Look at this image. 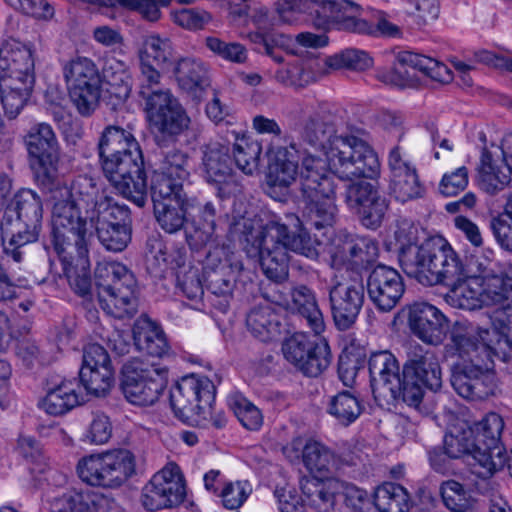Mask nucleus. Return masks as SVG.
Returning <instances> with one entry per match:
<instances>
[{
  "instance_id": "obj_30",
  "label": "nucleus",
  "mask_w": 512,
  "mask_h": 512,
  "mask_svg": "<svg viewBox=\"0 0 512 512\" xmlns=\"http://www.w3.org/2000/svg\"><path fill=\"white\" fill-rule=\"evenodd\" d=\"M41 224L22 219L14 215L11 208H6L1 221V237L4 251L20 263L23 260L21 248L37 240Z\"/></svg>"
},
{
  "instance_id": "obj_9",
  "label": "nucleus",
  "mask_w": 512,
  "mask_h": 512,
  "mask_svg": "<svg viewBox=\"0 0 512 512\" xmlns=\"http://www.w3.org/2000/svg\"><path fill=\"white\" fill-rule=\"evenodd\" d=\"M89 201V195H78L74 188L68 186L51 189V238L56 256L72 255L74 250L86 247L87 223L80 209L83 204L88 207Z\"/></svg>"
},
{
  "instance_id": "obj_21",
  "label": "nucleus",
  "mask_w": 512,
  "mask_h": 512,
  "mask_svg": "<svg viewBox=\"0 0 512 512\" xmlns=\"http://www.w3.org/2000/svg\"><path fill=\"white\" fill-rule=\"evenodd\" d=\"M297 332L286 338L282 344L284 358L298 371L309 377H317L327 369L331 353L323 338Z\"/></svg>"
},
{
  "instance_id": "obj_25",
  "label": "nucleus",
  "mask_w": 512,
  "mask_h": 512,
  "mask_svg": "<svg viewBox=\"0 0 512 512\" xmlns=\"http://www.w3.org/2000/svg\"><path fill=\"white\" fill-rule=\"evenodd\" d=\"M79 378L88 394L100 397L109 393L115 382V370L103 346L89 344L85 347Z\"/></svg>"
},
{
  "instance_id": "obj_24",
  "label": "nucleus",
  "mask_w": 512,
  "mask_h": 512,
  "mask_svg": "<svg viewBox=\"0 0 512 512\" xmlns=\"http://www.w3.org/2000/svg\"><path fill=\"white\" fill-rule=\"evenodd\" d=\"M175 49L168 37L148 33L141 37L137 47L140 82L161 83L162 72L170 69Z\"/></svg>"
},
{
  "instance_id": "obj_19",
  "label": "nucleus",
  "mask_w": 512,
  "mask_h": 512,
  "mask_svg": "<svg viewBox=\"0 0 512 512\" xmlns=\"http://www.w3.org/2000/svg\"><path fill=\"white\" fill-rule=\"evenodd\" d=\"M25 145L37 182L44 187L54 184L59 175V145L52 127L46 123L32 126Z\"/></svg>"
},
{
  "instance_id": "obj_16",
  "label": "nucleus",
  "mask_w": 512,
  "mask_h": 512,
  "mask_svg": "<svg viewBox=\"0 0 512 512\" xmlns=\"http://www.w3.org/2000/svg\"><path fill=\"white\" fill-rule=\"evenodd\" d=\"M63 77L74 107L82 116H90L101 97V76L94 61L78 56L63 65Z\"/></svg>"
},
{
  "instance_id": "obj_26",
  "label": "nucleus",
  "mask_w": 512,
  "mask_h": 512,
  "mask_svg": "<svg viewBox=\"0 0 512 512\" xmlns=\"http://www.w3.org/2000/svg\"><path fill=\"white\" fill-rule=\"evenodd\" d=\"M345 202L367 228L378 227L387 211L388 203L378 190L367 181L347 186Z\"/></svg>"
},
{
  "instance_id": "obj_22",
  "label": "nucleus",
  "mask_w": 512,
  "mask_h": 512,
  "mask_svg": "<svg viewBox=\"0 0 512 512\" xmlns=\"http://www.w3.org/2000/svg\"><path fill=\"white\" fill-rule=\"evenodd\" d=\"M454 364L451 384L454 390L468 400H482L492 395L496 389V378L493 364L482 361L473 355L458 357Z\"/></svg>"
},
{
  "instance_id": "obj_44",
  "label": "nucleus",
  "mask_w": 512,
  "mask_h": 512,
  "mask_svg": "<svg viewBox=\"0 0 512 512\" xmlns=\"http://www.w3.org/2000/svg\"><path fill=\"white\" fill-rule=\"evenodd\" d=\"M291 298V307L307 320L315 334H321L325 329L324 319L312 291L305 286L296 287L291 292Z\"/></svg>"
},
{
  "instance_id": "obj_56",
  "label": "nucleus",
  "mask_w": 512,
  "mask_h": 512,
  "mask_svg": "<svg viewBox=\"0 0 512 512\" xmlns=\"http://www.w3.org/2000/svg\"><path fill=\"white\" fill-rule=\"evenodd\" d=\"M353 31L375 36L396 37L400 34L397 25L389 21L387 16L379 12L373 22L364 19H353Z\"/></svg>"
},
{
  "instance_id": "obj_45",
  "label": "nucleus",
  "mask_w": 512,
  "mask_h": 512,
  "mask_svg": "<svg viewBox=\"0 0 512 512\" xmlns=\"http://www.w3.org/2000/svg\"><path fill=\"white\" fill-rule=\"evenodd\" d=\"M184 181L170 177L158 169L151 176V198L153 204L174 201L187 198L184 189Z\"/></svg>"
},
{
  "instance_id": "obj_11",
  "label": "nucleus",
  "mask_w": 512,
  "mask_h": 512,
  "mask_svg": "<svg viewBox=\"0 0 512 512\" xmlns=\"http://www.w3.org/2000/svg\"><path fill=\"white\" fill-rule=\"evenodd\" d=\"M98 148L105 176L123 189V174L119 173H137V163L142 158L140 145L131 128L108 125L100 135Z\"/></svg>"
},
{
  "instance_id": "obj_41",
  "label": "nucleus",
  "mask_w": 512,
  "mask_h": 512,
  "mask_svg": "<svg viewBox=\"0 0 512 512\" xmlns=\"http://www.w3.org/2000/svg\"><path fill=\"white\" fill-rule=\"evenodd\" d=\"M247 328L261 341H268L279 334V318L267 301L255 305L246 317Z\"/></svg>"
},
{
  "instance_id": "obj_64",
  "label": "nucleus",
  "mask_w": 512,
  "mask_h": 512,
  "mask_svg": "<svg viewBox=\"0 0 512 512\" xmlns=\"http://www.w3.org/2000/svg\"><path fill=\"white\" fill-rule=\"evenodd\" d=\"M468 182V170L462 166L443 175L439 183V191L446 197L456 196L467 187Z\"/></svg>"
},
{
  "instance_id": "obj_52",
  "label": "nucleus",
  "mask_w": 512,
  "mask_h": 512,
  "mask_svg": "<svg viewBox=\"0 0 512 512\" xmlns=\"http://www.w3.org/2000/svg\"><path fill=\"white\" fill-rule=\"evenodd\" d=\"M230 405L244 428L257 431L262 427L264 421L262 411L250 400L243 396H235Z\"/></svg>"
},
{
  "instance_id": "obj_36",
  "label": "nucleus",
  "mask_w": 512,
  "mask_h": 512,
  "mask_svg": "<svg viewBox=\"0 0 512 512\" xmlns=\"http://www.w3.org/2000/svg\"><path fill=\"white\" fill-rule=\"evenodd\" d=\"M166 72L172 74L179 88L194 98H199L208 85L204 64L192 57L179 56Z\"/></svg>"
},
{
  "instance_id": "obj_32",
  "label": "nucleus",
  "mask_w": 512,
  "mask_h": 512,
  "mask_svg": "<svg viewBox=\"0 0 512 512\" xmlns=\"http://www.w3.org/2000/svg\"><path fill=\"white\" fill-rule=\"evenodd\" d=\"M511 174L502 152V144L483 151L478 169L479 186L483 191L495 195L504 190L511 182Z\"/></svg>"
},
{
  "instance_id": "obj_54",
  "label": "nucleus",
  "mask_w": 512,
  "mask_h": 512,
  "mask_svg": "<svg viewBox=\"0 0 512 512\" xmlns=\"http://www.w3.org/2000/svg\"><path fill=\"white\" fill-rule=\"evenodd\" d=\"M112 430L109 417L104 413L96 412L93 413L81 440L90 445H103L111 438Z\"/></svg>"
},
{
  "instance_id": "obj_1",
  "label": "nucleus",
  "mask_w": 512,
  "mask_h": 512,
  "mask_svg": "<svg viewBox=\"0 0 512 512\" xmlns=\"http://www.w3.org/2000/svg\"><path fill=\"white\" fill-rule=\"evenodd\" d=\"M302 139L308 147L301 156L300 171L295 145L268 151L267 184L284 190L298 178L305 222L316 229L329 227L337 214L334 177L344 181L373 178L379 175L381 164L367 141L355 135H339L333 125L319 119L305 124Z\"/></svg>"
},
{
  "instance_id": "obj_55",
  "label": "nucleus",
  "mask_w": 512,
  "mask_h": 512,
  "mask_svg": "<svg viewBox=\"0 0 512 512\" xmlns=\"http://www.w3.org/2000/svg\"><path fill=\"white\" fill-rule=\"evenodd\" d=\"M252 493V486L246 480L228 481L219 492L222 505L230 510L240 508Z\"/></svg>"
},
{
  "instance_id": "obj_18",
  "label": "nucleus",
  "mask_w": 512,
  "mask_h": 512,
  "mask_svg": "<svg viewBox=\"0 0 512 512\" xmlns=\"http://www.w3.org/2000/svg\"><path fill=\"white\" fill-rule=\"evenodd\" d=\"M185 475L178 464L168 462L143 486L141 504L149 511L181 505L187 498Z\"/></svg>"
},
{
  "instance_id": "obj_53",
  "label": "nucleus",
  "mask_w": 512,
  "mask_h": 512,
  "mask_svg": "<svg viewBox=\"0 0 512 512\" xmlns=\"http://www.w3.org/2000/svg\"><path fill=\"white\" fill-rule=\"evenodd\" d=\"M495 263V252L490 247H484L483 245L479 248H475L474 252L470 255L468 264L465 265L468 274L480 277V280L484 278H490L492 276H502L504 270L500 274H493V265Z\"/></svg>"
},
{
  "instance_id": "obj_10",
  "label": "nucleus",
  "mask_w": 512,
  "mask_h": 512,
  "mask_svg": "<svg viewBox=\"0 0 512 512\" xmlns=\"http://www.w3.org/2000/svg\"><path fill=\"white\" fill-rule=\"evenodd\" d=\"M135 278L128 268L115 261H100L95 269V285L102 309L116 318L136 311Z\"/></svg>"
},
{
  "instance_id": "obj_3",
  "label": "nucleus",
  "mask_w": 512,
  "mask_h": 512,
  "mask_svg": "<svg viewBox=\"0 0 512 512\" xmlns=\"http://www.w3.org/2000/svg\"><path fill=\"white\" fill-rule=\"evenodd\" d=\"M281 223L275 215L242 211L235 207L229 223V234L241 241L249 257H258L265 276L281 282L288 277L289 251L314 259L318 256L316 240H312L295 215Z\"/></svg>"
},
{
  "instance_id": "obj_31",
  "label": "nucleus",
  "mask_w": 512,
  "mask_h": 512,
  "mask_svg": "<svg viewBox=\"0 0 512 512\" xmlns=\"http://www.w3.org/2000/svg\"><path fill=\"white\" fill-rule=\"evenodd\" d=\"M50 258V269L56 275L63 274L71 289L81 297H87L92 292V282L89 274L90 262L87 249L74 250L72 255L63 254Z\"/></svg>"
},
{
  "instance_id": "obj_37",
  "label": "nucleus",
  "mask_w": 512,
  "mask_h": 512,
  "mask_svg": "<svg viewBox=\"0 0 512 512\" xmlns=\"http://www.w3.org/2000/svg\"><path fill=\"white\" fill-rule=\"evenodd\" d=\"M301 491L304 496L301 502H307L317 512H332L340 496L341 481L330 479L320 482L315 478L301 481Z\"/></svg>"
},
{
  "instance_id": "obj_63",
  "label": "nucleus",
  "mask_w": 512,
  "mask_h": 512,
  "mask_svg": "<svg viewBox=\"0 0 512 512\" xmlns=\"http://www.w3.org/2000/svg\"><path fill=\"white\" fill-rule=\"evenodd\" d=\"M215 221L207 220L206 223L194 222L191 227L185 230L186 240L193 249H200L215 240Z\"/></svg>"
},
{
  "instance_id": "obj_13",
  "label": "nucleus",
  "mask_w": 512,
  "mask_h": 512,
  "mask_svg": "<svg viewBox=\"0 0 512 512\" xmlns=\"http://www.w3.org/2000/svg\"><path fill=\"white\" fill-rule=\"evenodd\" d=\"M160 83H139V96L149 123L161 133L177 135L186 130L190 119L170 89Z\"/></svg>"
},
{
  "instance_id": "obj_39",
  "label": "nucleus",
  "mask_w": 512,
  "mask_h": 512,
  "mask_svg": "<svg viewBox=\"0 0 512 512\" xmlns=\"http://www.w3.org/2000/svg\"><path fill=\"white\" fill-rule=\"evenodd\" d=\"M303 464L315 478H326L339 469V460L335 453L314 438L308 441Z\"/></svg>"
},
{
  "instance_id": "obj_42",
  "label": "nucleus",
  "mask_w": 512,
  "mask_h": 512,
  "mask_svg": "<svg viewBox=\"0 0 512 512\" xmlns=\"http://www.w3.org/2000/svg\"><path fill=\"white\" fill-rule=\"evenodd\" d=\"M372 500L378 512H408L410 509L408 491L393 482H385L377 486Z\"/></svg>"
},
{
  "instance_id": "obj_5",
  "label": "nucleus",
  "mask_w": 512,
  "mask_h": 512,
  "mask_svg": "<svg viewBox=\"0 0 512 512\" xmlns=\"http://www.w3.org/2000/svg\"><path fill=\"white\" fill-rule=\"evenodd\" d=\"M137 349L151 358H133L121 371V389L126 400L136 406L155 404L169 381V367L160 359L170 354V347L160 327L146 316L133 326Z\"/></svg>"
},
{
  "instance_id": "obj_38",
  "label": "nucleus",
  "mask_w": 512,
  "mask_h": 512,
  "mask_svg": "<svg viewBox=\"0 0 512 512\" xmlns=\"http://www.w3.org/2000/svg\"><path fill=\"white\" fill-rule=\"evenodd\" d=\"M101 62L102 78L110 86L111 92L121 100L127 99L133 84L128 64L111 54H105Z\"/></svg>"
},
{
  "instance_id": "obj_47",
  "label": "nucleus",
  "mask_w": 512,
  "mask_h": 512,
  "mask_svg": "<svg viewBox=\"0 0 512 512\" xmlns=\"http://www.w3.org/2000/svg\"><path fill=\"white\" fill-rule=\"evenodd\" d=\"M389 193L400 203L421 198L425 188L419 179L418 172L389 176Z\"/></svg>"
},
{
  "instance_id": "obj_29",
  "label": "nucleus",
  "mask_w": 512,
  "mask_h": 512,
  "mask_svg": "<svg viewBox=\"0 0 512 512\" xmlns=\"http://www.w3.org/2000/svg\"><path fill=\"white\" fill-rule=\"evenodd\" d=\"M367 290L370 300L381 311L393 309L404 294L405 286L399 272L385 265H378L369 275Z\"/></svg>"
},
{
  "instance_id": "obj_50",
  "label": "nucleus",
  "mask_w": 512,
  "mask_h": 512,
  "mask_svg": "<svg viewBox=\"0 0 512 512\" xmlns=\"http://www.w3.org/2000/svg\"><path fill=\"white\" fill-rule=\"evenodd\" d=\"M440 493L445 506L453 512H466L473 505L471 493L459 482H444Z\"/></svg>"
},
{
  "instance_id": "obj_15",
  "label": "nucleus",
  "mask_w": 512,
  "mask_h": 512,
  "mask_svg": "<svg viewBox=\"0 0 512 512\" xmlns=\"http://www.w3.org/2000/svg\"><path fill=\"white\" fill-rule=\"evenodd\" d=\"M339 4L331 0H279L277 13L282 23L294 24L300 16L307 13L315 16V25L328 28L332 23L347 16V27L353 30V19L360 11L356 0H341Z\"/></svg>"
},
{
  "instance_id": "obj_23",
  "label": "nucleus",
  "mask_w": 512,
  "mask_h": 512,
  "mask_svg": "<svg viewBox=\"0 0 512 512\" xmlns=\"http://www.w3.org/2000/svg\"><path fill=\"white\" fill-rule=\"evenodd\" d=\"M411 333L425 344L438 346L447 337L450 320L435 305L417 301L402 309Z\"/></svg>"
},
{
  "instance_id": "obj_35",
  "label": "nucleus",
  "mask_w": 512,
  "mask_h": 512,
  "mask_svg": "<svg viewBox=\"0 0 512 512\" xmlns=\"http://www.w3.org/2000/svg\"><path fill=\"white\" fill-rule=\"evenodd\" d=\"M329 253L333 267L346 261L371 262L378 253L377 244L370 238L345 235L338 237L330 245Z\"/></svg>"
},
{
  "instance_id": "obj_62",
  "label": "nucleus",
  "mask_w": 512,
  "mask_h": 512,
  "mask_svg": "<svg viewBox=\"0 0 512 512\" xmlns=\"http://www.w3.org/2000/svg\"><path fill=\"white\" fill-rule=\"evenodd\" d=\"M91 37L98 45L106 48H121L125 43L121 28L108 24L94 26L91 30Z\"/></svg>"
},
{
  "instance_id": "obj_34",
  "label": "nucleus",
  "mask_w": 512,
  "mask_h": 512,
  "mask_svg": "<svg viewBox=\"0 0 512 512\" xmlns=\"http://www.w3.org/2000/svg\"><path fill=\"white\" fill-rule=\"evenodd\" d=\"M84 401L79 383L74 379H63L47 389L45 396L39 400L38 406L49 415L60 416Z\"/></svg>"
},
{
  "instance_id": "obj_49",
  "label": "nucleus",
  "mask_w": 512,
  "mask_h": 512,
  "mask_svg": "<svg viewBox=\"0 0 512 512\" xmlns=\"http://www.w3.org/2000/svg\"><path fill=\"white\" fill-rule=\"evenodd\" d=\"M7 208L14 211V215L22 219L41 224L43 216L42 201L39 195L31 189H21Z\"/></svg>"
},
{
  "instance_id": "obj_46",
  "label": "nucleus",
  "mask_w": 512,
  "mask_h": 512,
  "mask_svg": "<svg viewBox=\"0 0 512 512\" xmlns=\"http://www.w3.org/2000/svg\"><path fill=\"white\" fill-rule=\"evenodd\" d=\"M137 166L139 168L137 173L131 171L128 173H119L123 174L122 182L125 185L123 189L112 179L108 180L123 197L135 203L137 206L142 207L145 205L148 195L146 177L143 169V157L139 160Z\"/></svg>"
},
{
  "instance_id": "obj_60",
  "label": "nucleus",
  "mask_w": 512,
  "mask_h": 512,
  "mask_svg": "<svg viewBox=\"0 0 512 512\" xmlns=\"http://www.w3.org/2000/svg\"><path fill=\"white\" fill-rule=\"evenodd\" d=\"M175 24L187 30H201L211 22L212 16L205 10L183 8L171 12Z\"/></svg>"
},
{
  "instance_id": "obj_58",
  "label": "nucleus",
  "mask_w": 512,
  "mask_h": 512,
  "mask_svg": "<svg viewBox=\"0 0 512 512\" xmlns=\"http://www.w3.org/2000/svg\"><path fill=\"white\" fill-rule=\"evenodd\" d=\"M274 77L280 84L294 88H301L316 81V77L298 63L279 68Z\"/></svg>"
},
{
  "instance_id": "obj_20",
  "label": "nucleus",
  "mask_w": 512,
  "mask_h": 512,
  "mask_svg": "<svg viewBox=\"0 0 512 512\" xmlns=\"http://www.w3.org/2000/svg\"><path fill=\"white\" fill-rule=\"evenodd\" d=\"M215 397L213 382L204 375L190 374L182 377L170 391V404L175 414L183 420L205 417Z\"/></svg>"
},
{
  "instance_id": "obj_27",
  "label": "nucleus",
  "mask_w": 512,
  "mask_h": 512,
  "mask_svg": "<svg viewBox=\"0 0 512 512\" xmlns=\"http://www.w3.org/2000/svg\"><path fill=\"white\" fill-rule=\"evenodd\" d=\"M202 173L204 178L218 187L220 196L231 193L235 187L228 142L214 140L203 149Z\"/></svg>"
},
{
  "instance_id": "obj_6",
  "label": "nucleus",
  "mask_w": 512,
  "mask_h": 512,
  "mask_svg": "<svg viewBox=\"0 0 512 512\" xmlns=\"http://www.w3.org/2000/svg\"><path fill=\"white\" fill-rule=\"evenodd\" d=\"M504 421L497 413H489L482 420L453 425L445 438L446 450L452 457H465L472 474L487 479L507 465L512 469L510 454L501 441Z\"/></svg>"
},
{
  "instance_id": "obj_40",
  "label": "nucleus",
  "mask_w": 512,
  "mask_h": 512,
  "mask_svg": "<svg viewBox=\"0 0 512 512\" xmlns=\"http://www.w3.org/2000/svg\"><path fill=\"white\" fill-rule=\"evenodd\" d=\"M233 141V155L236 166L245 174L253 175L259 169L261 144L246 135L234 131L226 136L228 144Z\"/></svg>"
},
{
  "instance_id": "obj_43",
  "label": "nucleus",
  "mask_w": 512,
  "mask_h": 512,
  "mask_svg": "<svg viewBox=\"0 0 512 512\" xmlns=\"http://www.w3.org/2000/svg\"><path fill=\"white\" fill-rule=\"evenodd\" d=\"M154 216L166 233L173 234L180 231L187 221V213L190 207L188 198L153 204Z\"/></svg>"
},
{
  "instance_id": "obj_48",
  "label": "nucleus",
  "mask_w": 512,
  "mask_h": 512,
  "mask_svg": "<svg viewBox=\"0 0 512 512\" xmlns=\"http://www.w3.org/2000/svg\"><path fill=\"white\" fill-rule=\"evenodd\" d=\"M328 413L340 424L349 425L362 413V405L356 396L344 391L331 398Z\"/></svg>"
},
{
  "instance_id": "obj_33",
  "label": "nucleus",
  "mask_w": 512,
  "mask_h": 512,
  "mask_svg": "<svg viewBox=\"0 0 512 512\" xmlns=\"http://www.w3.org/2000/svg\"><path fill=\"white\" fill-rule=\"evenodd\" d=\"M50 512H125L113 499L92 497L76 490L65 491L50 502Z\"/></svg>"
},
{
  "instance_id": "obj_51",
  "label": "nucleus",
  "mask_w": 512,
  "mask_h": 512,
  "mask_svg": "<svg viewBox=\"0 0 512 512\" xmlns=\"http://www.w3.org/2000/svg\"><path fill=\"white\" fill-rule=\"evenodd\" d=\"M325 64L333 70L350 69L362 71L370 68L373 65V60L365 51L348 49L328 57Z\"/></svg>"
},
{
  "instance_id": "obj_7",
  "label": "nucleus",
  "mask_w": 512,
  "mask_h": 512,
  "mask_svg": "<svg viewBox=\"0 0 512 512\" xmlns=\"http://www.w3.org/2000/svg\"><path fill=\"white\" fill-rule=\"evenodd\" d=\"M446 348L451 356L473 355L490 364L494 363V358L504 359L507 352L512 350L511 302L495 309L490 315L489 327L479 328L475 336L463 324L456 323Z\"/></svg>"
},
{
  "instance_id": "obj_28",
  "label": "nucleus",
  "mask_w": 512,
  "mask_h": 512,
  "mask_svg": "<svg viewBox=\"0 0 512 512\" xmlns=\"http://www.w3.org/2000/svg\"><path fill=\"white\" fill-rule=\"evenodd\" d=\"M333 319L341 330L348 329L357 319L364 301L360 281L338 282L329 290Z\"/></svg>"
},
{
  "instance_id": "obj_4",
  "label": "nucleus",
  "mask_w": 512,
  "mask_h": 512,
  "mask_svg": "<svg viewBox=\"0 0 512 512\" xmlns=\"http://www.w3.org/2000/svg\"><path fill=\"white\" fill-rule=\"evenodd\" d=\"M371 387L375 399L388 398L418 408L425 391L442 386V370L431 352L409 358L400 373L396 357L387 350L373 352L368 360Z\"/></svg>"
},
{
  "instance_id": "obj_57",
  "label": "nucleus",
  "mask_w": 512,
  "mask_h": 512,
  "mask_svg": "<svg viewBox=\"0 0 512 512\" xmlns=\"http://www.w3.org/2000/svg\"><path fill=\"white\" fill-rule=\"evenodd\" d=\"M205 44L212 53L226 61L244 63L247 59V50L239 43H227L217 37L209 36L205 39Z\"/></svg>"
},
{
  "instance_id": "obj_14",
  "label": "nucleus",
  "mask_w": 512,
  "mask_h": 512,
  "mask_svg": "<svg viewBox=\"0 0 512 512\" xmlns=\"http://www.w3.org/2000/svg\"><path fill=\"white\" fill-rule=\"evenodd\" d=\"M102 245L110 251H122L130 241L129 210L119 205L105 192L95 197L91 208L86 209Z\"/></svg>"
},
{
  "instance_id": "obj_2",
  "label": "nucleus",
  "mask_w": 512,
  "mask_h": 512,
  "mask_svg": "<svg viewBox=\"0 0 512 512\" xmlns=\"http://www.w3.org/2000/svg\"><path fill=\"white\" fill-rule=\"evenodd\" d=\"M418 229L410 221L401 220L393 232L388 248L398 251L404 272L425 286L447 285L448 305L474 311L489 305L512 303V265L502 276L480 277L468 274L465 264L450 242L433 236L418 242Z\"/></svg>"
},
{
  "instance_id": "obj_61",
  "label": "nucleus",
  "mask_w": 512,
  "mask_h": 512,
  "mask_svg": "<svg viewBox=\"0 0 512 512\" xmlns=\"http://www.w3.org/2000/svg\"><path fill=\"white\" fill-rule=\"evenodd\" d=\"M340 495L344 503L353 512H369L373 501L369 493L354 484L341 482Z\"/></svg>"
},
{
  "instance_id": "obj_17",
  "label": "nucleus",
  "mask_w": 512,
  "mask_h": 512,
  "mask_svg": "<svg viewBox=\"0 0 512 512\" xmlns=\"http://www.w3.org/2000/svg\"><path fill=\"white\" fill-rule=\"evenodd\" d=\"M417 72L442 83L453 79L452 71L444 63L410 51L398 53L393 67L378 70L376 77L387 86L407 88L419 83Z\"/></svg>"
},
{
  "instance_id": "obj_12",
  "label": "nucleus",
  "mask_w": 512,
  "mask_h": 512,
  "mask_svg": "<svg viewBox=\"0 0 512 512\" xmlns=\"http://www.w3.org/2000/svg\"><path fill=\"white\" fill-rule=\"evenodd\" d=\"M76 472L82 482L93 487L116 488L136 472V459L126 449H113L81 457Z\"/></svg>"
},
{
  "instance_id": "obj_8",
  "label": "nucleus",
  "mask_w": 512,
  "mask_h": 512,
  "mask_svg": "<svg viewBox=\"0 0 512 512\" xmlns=\"http://www.w3.org/2000/svg\"><path fill=\"white\" fill-rule=\"evenodd\" d=\"M35 82V60L30 46L14 38L0 45V93L6 115L16 117Z\"/></svg>"
},
{
  "instance_id": "obj_59",
  "label": "nucleus",
  "mask_w": 512,
  "mask_h": 512,
  "mask_svg": "<svg viewBox=\"0 0 512 512\" xmlns=\"http://www.w3.org/2000/svg\"><path fill=\"white\" fill-rule=\"evenodd\" d=\"M157 169L169 174L170 177L185 181L190 174L189 158L179 150L170 151L164 156Z\"/></svg>"
}]
</instances>
